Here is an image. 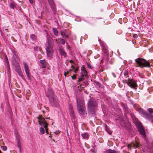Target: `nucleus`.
Returning a JSON list of instances; mask_svg holds the SVG:
<instances>
[{"instance_id":"7","label":"nucleus","mask_w":153,"mask_h":153,"mask_svg":"<svg viewBox=\"0 0 153 153\" xmlns=\"http://www.w3.org/2000/svg\"><path fill=\"white\" fill-rule=\"evenodd\" d=\"M125 81L129 86L135 89H137V85L135 81L132 79H128L127 80H126Z\"/></svg>"},{"instance_id":"19","label":"nucleus","mask_w":153,"mask_h":153,"mask_svg":"<svg viewBox=\"0 0 153 153\" xmlns=\"http://www.w3.org/2000/svg\"><path fill=\"white\" fill-rule=\"evenodd\" d=\"M20 138L18 137L17 138V146L19 148L20 151H21V142H20Z\"/></svg>"},{"instance_id":"23","label":"nucleus","mask_w":153,"mask_h":153,"mask_svg":"<svg viewBox=\"0 0 153 153\" xmlns=\"http://www.w3.org/2000/svg\"><path fill=\"white\" fill-rule=\"evenodd\" d=\"M15 6V3L14 2H12L10 3V7L12 8H13Z\"/></svg>"},{"instance_id":"41","label":"nucleus","mask_w":153,"mask_h":153,"mask_svg":"<svg viewBox=\"0 0 153 153\" xmlns=\"http://www.w3.org/2000/svg\"><path fill=\"white\" fill-rule=\"evenodd\" d=\"M42 67H43L44 68H45L46 67V63L45 64H43V65Z\"/></svg>"},{"instance_id":"35","label":"nucleus","mask_w":153,"mask_h":153,"mask_svg":"<svg viewBox=\"0 0 153 153\" xmlns=\"http://www.w3.org/2000/svg\"><path fill=\"white\" fill-rule=\"evenodd\" d=\"M123 106H124V108L125 109V110H127L128 109V107H127V106L126 105H123Z\"/></svg>"},{"instance_id":"46","label":"nucleus","mask_w":153,"mask_h":153,"mask_svg":"<svg viewBox=\"0 0 153 153\" xmlns=\"http://www.w3.org/2000/svg\"><path fill=\"white\" fill-rule=\"evenodd\" d=\"M70 70L71 71H72V69H70Z\"/></svg>"},{"instance_id":"36","label":"nucleus","mask_w":153,"mask_h":153,"mask_svg":"<svg viewBox=\"0 0 153 153\" xmlns=\"http://www.w3.org/2000/svg\"><path fill=\"white\" fill-rule=\"evenodd\" d=\"M79 67H77V68L74 70V72L75 73H76L77 72V71L78 70Z\"/></svg>"},{"instance_id":"26","label":"nucleus","mask_w":153,"mask_h":153,"mask_svg":"<svg viewBox=\"0 0 153 153\" xmlns=\"http://www.w3.org/2000/svg\"><path fill=\"white\" fill-rule=\"evenodd\" d=\"M30 37L32 39L34 40H35L36 39V37L35 35L34 34H32L30 36Z\"/></svg>"},{"instance_id":"48","label":"nucleus","mask_w":153,"mask_h":153,"mask_svg":"<svg viewBox=\"0 0 153 153\" xmlns=\"http://www.w3.org/2000/svg\"><path fill=\"white\" fill-rule=\"evenodd\" d=\"M46 119H49V118H47Z\"/></svg>"},{"instance_id":"2","label":"nucleus","mask_w":153,"mask_h":153,"mask_svg":"<svg viewBox=\"0 0 153 153\" xmlns=\"http://www.w3.org/2000/svg\"><path fill=\"white\" fill-rule=\"evenodd\" d=\"M77 108L80 114H83L85 109L84 103L82 100L78 99H77Z\"/></svg>"},{"instance_id":"14","label":"nucleus","mask_w":153,"mask_h":153,"mask_svg":"<svg viewBox=\"0 0 153 153\" xmlns=\"http://www.w3.org/2000/svg\"><path fill=\"white\" fill-rule=\"evenodd\" d=\"M101 46L102 47V51L104 53H107L108 51L106 45L104 43H101Z\"/></svg>"},{"instance_id":"20","label":"nucleus","mask_w":153,"mask_h":153,"mask_svg":"<svg viewBox=\"0 0 153 153\" xmlns=\"http://www.w3.org/2000/svg\"><path fill=\"white\" fill-rule=\"evenodd\" d=\"M52 31L55 35L56 36H57L58 34V31L56 29L53 28L52 29Z\"/></svg>"},{"instance_id":"10","label":"nucleus","mask_w":153,"mask_h":153,"mask_svg":"<svg viewBox=\"0 0 153 153\" xmlns=\"http://www.w3.org/2000/svg\"><path fill=\"white\" fill-rule=\"evenodd\" d=\"M50 102L52 103L53 105H57L58 102V98L54 96L49 98Z\"/></svg>"},{"instance_id":"33","label":"nucleus","mask_w":153,"mask_h":153,"mask_svg":"<svg viewBox=\"0 0 153 153\" xmlns=\"http://www.w3.org/2000/svg\"><path fill=\"white\" fill-rule=\"evenodd\" d=\"M76 76V74H74V76H71V77L73 79H75L76 78H75V77Z\"/></svg>"},{"instance_id":"24","label":"nucleus","mask_w":153,"mask_h":153,"mask_svg":"<svg viewBox=\"0 0 153 153\" xmlns=\"http://www.w3.org/2000/svg\"><path fill=\"white\" fill-rule=\"evenodd\" d=\"M50 6L53 7V4H55L53 0H48Z\"/></svg>"},{"instance_id":"11","label":"nucleus","mask_w":153,"mask_h":153,"mask_svg":"<svg viewBox=\"0 0 153 153\" xmlns=\"http://www.w3.org/2000/svg\"><path fill=\"white\" fill-rule=\"evenodd\" d=\"M23 64L24 66V68L26 75L28 78H30V73L28 66L27 63L25 62H23Z\"/></svg>"},{"instance_id":"3","label":"nucleus","mask_w":153,"mask_h":153,"mask_svg":"<svg viewBox=\"0 0 153 153\" xmlns=\"http://www.w3.org/2000/svg\"><path fill=\"white\" fill-rule=\"evenodd\" d=\"M12 64L14 66V69L15 71L18 73L19 76L23 78V75L19 63L16 61L15 59H13L12 60Z\"/></svg>"},{"instance_id":"12","label":"nucleus","mask_w":153,"mask_h":153,"mask_svg":"<svg viewBox=\"0 0 153 153\" xmlns=\"http://www.w3.org/2000/svg\"><path fill=\"white\" fill-rule=\"evenodd\" d=\"M81 71L82 75H83V76H85L87 78H88V72L86 71L84 65H83L81 67Z\"/></svg>"},{"instance_id":"40","label":"nucleus","mask_w":153,"mask_h":153,"mask_svg":"<svg viewBox=\"0 0 153 153\" xmlns=\"http://www.w3.org/2000/svg\"><path fill=\"white\" fill-rule=\"evenodd\" d=\"M18 137H19V138H20V136H19L18 135H16V139H17V138H18Z\"/></svg>"},{"instance_id":"5","label":"nucleus","mask_w":153,"mask_h":153,"mask_svg":"<svg viewBox=\"0 0 153 153\" xmlns=\"http://www.w3.org/2000/svg\"><path fill=\"white\" fill-rule=\"evenodd\" d=\"M88 110L90 112L95 111L96 108L97 103L94 101L91 100L88 102Z\"/></svg>"},{"instance_id":"49","label":"nucleus","mask_w":153,"mask_h":153,"mask_svg":"<svg viewBox=\"0 0 153 153\" xmlns=\"http://www.w3.org/2000/svg\"><path fill=\"white\" fill-rule=\"evenodd\" d=\"M53 141H54V140H53Z\"/></svg>"},{"instance_id":"18","label":"nucleus","mask_w":153,"mask_h":153,"mask_svg":"<svg viewBox=\"0 0 153 153\" xmlns=\"http://www.w3.org/2000/svg\"><path fill=\"white\" fill-rule=\"evenodd\" d=\"M104 153H117V151L114 150H111L110 149H108L104 152Z\"/></svg>"},{"instance_id":"30","label":"nucleus","mask_w":153,"mask_h":153,"mask_svg":"<svg viewBox=\"0 0 153 153\" xmlns=\"http://www.w3.org/2000/svg\"><path fill=\"white\" fill-rule=\"evenodd\" d=\"M40 63L42 64H45L46 61L45 60H41L40 61Z\"/></svg>"},{"instance_id":"45","label":"nucleus","mask_w":153,"mask_h":153,"mask_svg":"<svg viewBox=\"0 0 153 153\" xmlns=\"http://www.w3.org/2000/svg\"><path fill=\"white\" fill-rule=\"evenodd\" d=\"M127 73H125V74H124V75H127Z\"/></svg>"},{"instance_id":"16","label":"nucleus","mask_w":153,"mask_h":153,"mask_svg":"<svg viewBox=\"0 0 153 153\" xmlns=\"http://www.w3.org/2000/svg\"><path fill=\"white\" fill-rule=\"evenodd\" d=\"M46 96L49 98L54 96L53 91L51 90L48 89Z\"/></svg>"},{"instance_id":"1","label":"nucleus","mask_w":153,"mask_h":153,"mask_svg":"<svg viewBox=\"0 0 153 153\" xmlns=\"http://www.w3.org/2000/svg\"><path fill=\"white\" fill-rule=\"evenodd\" d=\"M148 111L150 113L149 114L148 113L142 109H140V112L143 117L146 118L148 120L152 122L153 120V117L151 114L153 113V109L151 108H149L148 109Z\"/></svg>"},{"instance_id":"8","label":"nucleus","mask_w":153,"mask_h":153,"mask_svg":"<svg viewBox=\"0 0 153 153\" xmlns=\"http://www.w3.org/2000/svg\"><path fill=\"white\" fill-rule=\"evenodd\" d=\"M137 128L139 131L140 134L143 135V137L145 138L146 137L144 128L140 123H139L137 125Z\"/></svg>"},{"instance_id":"25","label":"nucleus","mask_w":153,"mask_h":153,"mask_svg":"<svg viewBox=\"0 0 153 153\" xmlns=\"http://www.w3.org/2000/svg\"><path fill=\"white\" fill-rule=\"evenodd\" d=\"M84 79V78L83 75H81V76L79 78L78 81L79 82L82 81V80Z\"/></svg>"},{"instance_id":"9","label":"nucleus","mask_w":153,"mask_h":153,"mask_svg":"<svg viewBox=\"0 0 153 153\" xmlns=\"http://www.w3.org/2000/svg\"><path fill=\"white\" fill-rule=\"evenodd\" d=\"M47 51V55L48 57H52L53 55V51L52 47L50 45L46 48Z\"/></svg>"},{"instance_id":"38","label":"nucleus","mask_w":153,"mask_h":153,"mask_svg":"<svg viewBox=\"0 0 153 153\" xmlns=\"http://www.w3.org/2000/svg\"><path fill=\"white\" fill-rule=\"evenodd\" d=\"M29 1L30 2L31 4H33V0H29Z\"/></svg>"},{"instance_id":"15","label":"nucleus","mask_w":153,"mask_h":153,"mask_svg":"<svg viewBox=\"0 0 153 153\" xmlns=\"http://www.w3.org/2000/svg\"><path fill=\"white\" fill-rule=\"evenodd\" d=\"M127 146L130 150H131V147H133L134 148H137L139 147V143L137 142H136V143H131L130 144H128Z\"/></svg>"},{"instance_id":"17","label":"nucleus","mask_w":153,"mask_h":153,"mask_svg":"<svg viewBox=\"0 0 153 153\" xmlns=\"http://www.w3.org/2000/svg\"><path fill=\"white\" fill-rule=\"evenodd\" d=\"M5 60L6 62L7 65V73L8 74H10V65L9 64V62H8L7 59V58H5Z\"/></svg>"},{"instance_id":"47","label":"nucleus","mask_w":153,"mask_h":153,"mask_svg":"<svg viewBox=\"0 0 153 153\" xmlns=\"http://www.w3.org/2000/svg\"><path fill=\"white\" fill-rule=\"evenodd\" d=\"M0 153H2L1 152V151L0 150Z\"/></svg>"},{"instance_id":"44","label":"nucleus","mask_w":153,"mask_h":153,"mask_svg":"<svg viewBox=\"0 0 153 153\" xmlns=\"http://www.w3.org/2000/svg\"><path fill=\"white\" fill-rule=\"evenodd\" d=\"M70 48V47L69 45H68L67 47V48L68 49H69V48Z\"/></svg>"},{"instance_id":"27","label":"nucleus","mask_w":153,"mask_h":153,"mask_svg":"<svg viewBox=\"0 0 153 153\" xmlns=\"http://www.w3.org/2000/svg\"><path fill=\"white\" fill-rule=\"evenodd\" d=\"M40 131L41 134H42L44 133L45 130L42 127H41L40 129Z\"/></svg>"},{"instance_id":"43","label":"nucleus","mask_w":153,"mask_h":153,"mask_svg":"<svg viewBox=\"0 0 153 153\" xmlns=\"http://www.w3.org/2000/svg\"><path fill=\"white\" fill-rule=\"evenodd\" d=\"M71 68H72L73 69H74V67L73 65H71Z\"/></svg>"},{"instance_id":"42","label":"nucleus","mask_w":153,"mask_h":153,"mask_svg":"<svg viewBox=\"0 0 153 153\" xmlns=\"http://www.w3.org/2000/svg\"><path fill=\"white\" fill-rule=\"evenodd\" d=\"M69 62H70L71 63H73V60H70L69 61Z\"/></svg>"},{"instance_id":"22","label":"nucleus","mask_w":153,"mask_h":153,"mask_svg":"<svg viewBox=\"0 0 153 153\" xmlns=\"http://www.w3.org/2000/svg\"><path fill=\"white\" fill-rule=\"evenodd\" d=\"M83 138L84 139H87L88 137V135L87 133H84L81 135Z\"/></svg>"},{"instance_id":"4","label":"nucleus","mask_w":153,"mask_h":153,"mask_svg":"<svg viewBox=\"0 0 153 153\" xmlns=\"http://www.w3.org/2000/svg\"><path fill=\"white\" fill-rule=\"evenodd\" d=\"M135 61L140 66L142 67H150L149 63L144 59L138 58L136 59Z\"/></svg>"},{"instance_id":"31","label":"nucleus","mask_w":153,"mask_h":153,"mask_svg":"<svg viewBox=\"0 0 153 153\" xmlns=\"http://www.w3.org/2000/svg\"><path fill=\"white\" fill-rule=\"evenodd\" d=\"M2 149L4 151H6L7 149V147L6 146H1Z\"/></svg>"},{"instance_id":"13","label":"nucleus","mask_w":153,"mask_h":153,"mask_svg":"<svg viewBox=\"0 0 153 153\" xmlns=\"http://www.w3.org/2000/svg\"><path fill=\"white\" fill-rule=\"evenodd\" d=\"M59 50L61 56L64 57L65 58L67 56V53L62 47L59 48Z\"/></svg>"},{"instance_id":"37","label":"nucleus","mask_w":153,"mask_h":153,"mask_svg":"<svg viewBox=\"0 0 153 153\" xmlns=\"http://www.w3.org/2000/svg\"><path fill=\"white\" fill-rule=\"evenodd\" d=\"M15 56L16 57V59H17L19 61L20 60V59H19V58L18 56L17 55H16V54L15 55Z\"/></svg>"},{"instance_id":"34","label":"nucleus","mask_w":153,"mask_h":153,"mask_svg":"<svg viewBox=\"0 0 153 153\" xmlns=\"http://www.w3.org/2000/svg\"><path fill=\"white\" fill-rule=\"evenodd\" d=\"M69 73V71H67V72H66L65 71L64 72V75H65V77H66V75L68 74Z\"/></svg>"},{"instance_id":"21","label":"nucleus","mask_w":153,"mask_h":153,"mask_svg":"<svg viewBox=\"0 0 153 153\" xmlns=\"http://www.w3.org/2000/svg\"><path fill=\"white\" fill-rule=\"evenodd\" d=\"M53 7H52L51 6V7L52 9L53 13L54 14H55L56 12V9L55 8V4H53Z\"/></svg>"},{"instance_id":"28","label":"nucleus","mask_w":153,"mask_h":153,"mask_svg":"<svg viewBox=\"0 0 153 153\" xmlns=\"http://www.w3.org/2000/svg\"><path fill=\"white\" fill-rule=\"evenodd\" d=\"M59 40L61 43L63 45H64L65 44V41L64 39H60Z\"/></svg>"},{"instance_id":"39","label":"nucleus","mask_w":153,"mask_h":153,"mask_svg":"<svg viewBox=\"0 0 153 153\" xmlns=\"http://www.w3.org/2000/svg\"><path fill=\"white\" fill-rule=\"evenodd\" d=\"M54 41H55L57 43H58V42L57 41V39H54Z\"/></svg>"},{"instance_id":"29","label":"nucleus","mask_w":153,"mask_h":153,"mask_svg":"<svg viewBox=\"0 0 153 153\" xmlns=\"http://www.w3.org/2000/svg\"><path fill=\"white\" fill-rule=\"evenodd\" d=\"M61 34L62 36H64L65 38H67L68 37V35L65 34L64 32H61Z\"/></svg>"},{"instance_id":"32","label":"nucleus","mask_w":153,"mask_h":153,"mask_svg":"<svg viewBox=\"0 0 153 153\" xmlns=\"http://www.w3.org/2000/svg\"><path fill=\"white\" fill-rule=\"evenodd\" d=\"M87 67L89 68L92 69V68L91 67V65L89 63H87Z\"/></svg>"},{"instance_id":"6","label":"nucleus","mask_w":153,"mask_h":153,"mask_svg":"<svg viewBox=\"0 0 153 153\" xmlns=\"http://www.w3.org/2000/svg\"><path fill=\"white\" fill-rule=\"evenodd\" d=\"M38 118L39 119L38 122L39 124L44 127L45 129L46 133L48 134V131L47 128L48 125V123L45 120V119L42 116L39 117Z\"/></svg>"}]
</instances>
